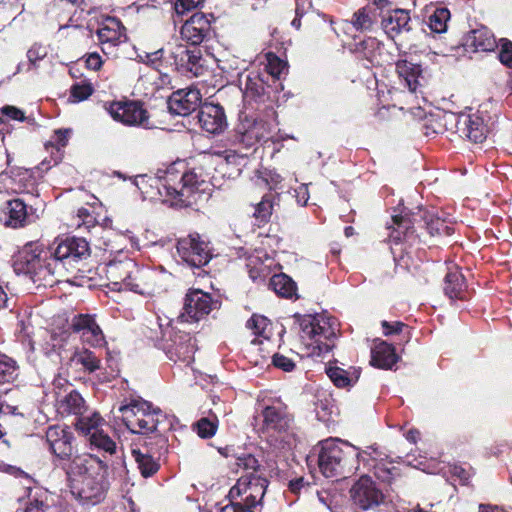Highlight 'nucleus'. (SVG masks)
<instances>
[{
    "mask_svg": "<svg viewBox=\"0 0 512 512\" xmlns=\"http://www.w3.org/2000/svg\"><path fill=\"white\" fill-rule=\"evenodd\" d=\"M178 165L182 163H173L166 170H158L156 177L150 180L164 202L187 205L197 188L198 178L194 172L180 171Z\"/></svg>",
    "mask_w": 512,
    "mask_h": 512,
    "instance_id": "20e7f679",
    "label": "nucleus"
},
{
    "mask_svg": "<svg viewBox=\"0 0 512 512\" xmlns=\"http://www.w3.org/2000/svg\"><path fill=\"white\" fill-rule=\"evenodd\" d=\"M204 0H175L174 10L178 16L186 15L203 4Z\"/></svg>",
    "mask_w": 512,
    "mask_h": 512,
    "instance_id": "13d9d810",
    "label": "nucleus"
},
{
    "mask_svg": "<svg viewBox=\"0 0 512 512\" xmlns=\"http://www.w3.org/2000/svg\"><path fill=\"white\" fill-rule=\"evenodd\" d=\"M57 410L61 415H75L78 417L87 411V406L80 393L71 390L57 401Z\"/></svg>",
    "mask_w": 512,
    "mask_h": 512,
    "instance_id": "c85d7f7f",
    "label": "nucleus"
},
{
    "mask_svg": "<svg viewBox=\"0 0 512 512\" xmlns=\"http://www.w3.org/2000/svg\"><path fill=\"white\" fill-rule=\"evenodd\" d=\"M463 46L469 52H492L498 43L494 34L487 27L481 26L466 34Z\"/></svg>",
    "mask_w": 512,
    "mask_h": 512,
    "instance_id": "412c9836",
    "label": "nucleus"
},
{
    "mask_svg": "<svg viewBox=\"0 0 512 512\" xmlns=\"http://www.w3.org/2000/svg\"><path fill=\"white\" fill-rule=\"evenodd\" d=\"M197 118L201 128L210 134H220L227 127L224 109L218 104H203Z\"/></svg>",
    "mask_w": 512,
    "mask_h": 512,
    "instance_id": "a211bd4d",
    "label": "nucleus"
},
{
    "mask_svg": "<svg viewBox=\"0 0 512 512\" xmlns=\"http://www.w3.org/2000/svg\"><path fill=\"white\" fill-rule=\"evenodd\" d=\"M237 465L247 471L245 476H259L258 460L251 454H245L237 458Z\"/></svg>",
    "mask_w": 512,
    "mask_h": 512,
    "instance_id": "6e6d98bb",
    "label": "nucleus"
},
{
    "mask_svg": "<svg viewBox=\"0 0 512 512\" xmlns=\"http://www.w3.org/2000/svg\"><path fill=\"white\" fill-rule=\"evenodd\" d=\"M133 455L142 476L147 478L158 471L159 465L152 456L136 450H133Z\"/></svg>",
    "mask_w": 512,
    "mask_h": 512,
    "instance_id": "a18cd8bd",
    "label": "nucleus"
},
{
    "mask_svg": "<svg viewBox=\"0 0 512 512\" xmlns=\"http://www.w3.org/2000/svg\"><path fill=\"white\" fill-rule=\"evenodd\" d=\"M177 57L180 58L182 65L185 66V69L188 72L192 73L193 76L198 77L203 74L204 67L200 63L201 55L197 49H182L180 53L177 55Z\"/></svg>",
    "mask_w": 512,
    "mask_h": 512,
    "instance_id": "4c0bfd02",
    "label": "nucleus"
},
{
    "mask_svg": "<svg viewBox=\"0 0 512 512\" xmlns=\"http://www.w3.org/2000/svg\"><path fill=\"white\" fill-rule=\"evenodd\" d=\"M266 58V74L265 77L269 79L272 77L273 81L276 82L283 71L286 69V63L282 61L277 55L269 52L265 55Z\"/></svg>",
    "mask_w": 512,
    "mask_h": 512,
    "instance_id": "49530a36",
    "label": "nucleus"
},
{
    "mask_svg": "<svg viewBox=\"0 0 512 512\" xmlns=\"http://www.w3.org/2000/svg\"><path fill=\"white\" fill-rule=\"evenodd\" d=\"M177 252L184 263L194 268L206 265L211 259L208 244L200 240L199 235H189L180 239Z\"/></svg>",
    "mask_w": 512,
    "mask_h": 512,
    "instance_id": "9b49d317",
    "label": "nucleus"
},
{
    "mask_svg": "<svg viewBox=\"0 0 512 512\" xmlns=\"http://www.w3.org/2000/svg\"><path fill=\"white\" fill-rule=\"evenodd\" d=\"M138 57L142 62L158 67L159 62L163 57V49L161 48L153 52H144V54H139Z\"/></svg>",
    "mask_w": 512,
    "mask_h": 512,
    "instance_id": "0e129e2a",
    "label": "nucleus"
},
{
    "mask_svg": "<svg viewBox=\"0 0 512 512\" xmlns=\"http://www.w3.org/2000/svg\"><path fill=\"white\" fill-rule=\"evenodd\" d=\"M156 276L153 270L137 265V272H133L127 290L141 295H152L155 291Z\"/></svg>",
    "mask_w": 512,
    "mask_h": 512,
    "instance_id": "b1692460",
    "label": "nucleus"
},
{
    "mask_svg": "<svg viewBox=\"0 0 512 512\" xmlns=\"http://www.w3.org/2000/svg\"><path fill=\"white\" fill-rule=\"evenodd\" d=\"M71 493L84 503L97 504L104 499L109 483L108 464L105 460L83 453L74 456L63 467Z\"/></svg>",
    "mask_w": 512,
    "mask_h": 512,
    "instance_id": "f03ea898",
    "label": "nucleus"
},
{
    "mask_svg": "<svg viewBox=\"0 0 512 512\" xmlns=\"http://www.w3.org/2000/svg\"><path fill=\"white\" fill-rule=\"evenodd\" d=\"M158 326L161 336H152L157 346L163 349L169 359L173 361L191 362L196 349L190 334L176 333L173 335V328L169 324L165 328H163L162 324H158Z\"/></svg>",
    "mask_w": 512,
    "mask_h": 512,
    "instance_id": "6e6552de",
    "label": "nucleus"
},
{
    "mask_svg": "<svg viewBox=\"0 0 512 512\" xmlns=\"http://www.w3.org/2000/svg\"><path fill=\"white\" fill-rule=\"evenodd\" d=\"M17 331L19 333V336L22 337L23 341H25V340L28 341V346H29V351L27 354L28 361L30 363H32L36 368H40L41 363L38 361L37 357L35 356V344L31 339L32 325L28 318L26 320L25 319L19 320Z\"/></svg>",
    "mask_w": 512,
    "mask_h": 512,
    "instance_id": "a19ab883",
    "label": "nucleus"
},
{
    "mask_svg": "<svg viewBox=\"0 0 512 512\" xmlns=\"http://www.w3.org/2000/svg\"><path fill=\"white\" fill-rule=\"evenodd\" d=\"M461 119L462 115H458L453 112H443L438 115L436 120L437 129H435V132L442 133L444 131H451L459 134Z\"/></svg>",
    "mask_w": 512,
    "mask_h": 512,
    "instance_id": "79ce46f5",
    "label": "nucleus"
},
{
    "mask_svg": "<svg viewBox=\"0 0 512 512\" xmlns=\"http://www.w3.org/2000/svg\"><path fill=\"white\" fill-rule=\"evenodd\" d=\"M351 497L354 503L363 510L378 506L383 500L382 492L368 475H363L352 486Z\"/></svg>",
    "mask_w": 512,
    "mask_h": 512,
    "instance_id": "4468645a",
    "label": "nucleus"
},
{
    "mask_svg": "<svg viewBox=\"0 0 512 512\" xmlns=\"http://www.w3.org/2000/svg\"><path fill=\"white\" fill-rule=\"evenodd\" d=\"M124 27L115 18H107L97 30L101 49L105 54H112L113 48L126 40Z\"/></svg>",
    "mask_w": 512,
    "mask_h": 512,
    "instance_id": "6ab92c4d",
    "label": "nucleus"
},
{
    "mask_svg": "<svg viewBox=\"0 0 512 512\" xmlns=\"http://www.w3.org/2000/svg\"><path fill=\"white\" fill-rule=\"evenodd\" d=\"M72 360L80 364L84 370L89 373H94L101 368L100 358L93 351L88 349H76Z\"/></svg>",
    "mask_w": 512,
    "mask_h": 512,
    "instance_id": "58836bf2",
    "label": "nucleus"
},
{
    "mask_svg": "<svg viewBox=\"0 0 512 512\" xmlns=\"http://www.w3.org/2000/svg\"><path fill=\"white\" fill-rule=\"evenodd\" d=\"M73 434L68 427L54 425L46 431V442L50 451L59 459L65 460L72 457Z\"/></svg>",
    "mask_w": 512,
    "mask_h": 512,
    "instance_id": "f3484780",
    "label": "nucleus"
},
{
    "mask_svg": "<svg viewBox=\"0 0 512 512\" xmlns=\"http://www.w3.org/2000/svg\"><path fill=\"white\" fill-rule=\"evenodd\" d=\"M272 362L275 367L285 372H291L295 368V362L282 354H274Z\"/></svg>",
    "mask_w": 512,
    "mask_h": 512,
    "instance_id": "e2e57ef3",
    "label": "nucleus"
},
{
    "mask_svg": "<svg viewBox=\"0 0 512 512\" xmlns=\"http://www.w3.org/2000/svg\"><path fill=\"white\" fill-rule=\"evenodd\" d=\"M109 113L116 121L128 126H148V113L137 102L113 103Z\"/></svg>",
    "mask_w": 512,
    "mask_h": 512,
    "instance_id": "2eb2a0df",
    "label": "nucleus"
},
{
    "mask_svg": "<svg viewBox=\"0 0 512 512\" xmlns=\"http://www.w3.org/2000/svg\"><path fill=\"white\" fill-rule=\"evenodd\" d=\"M373 24V19L366 8L360 9L354 14L353 25L356 29L366 30Z\"/></svg>",
    "mask_w": 512,
    "mask_h": 512,
    "instance_id": "bf43d9fd",
    "label": "nucleus"
},
{
    "mask_svg": "<svg viewBox=\"0 0 512 512\" xmlns=\"http://www.w3.org/2000/svg\"><path fill=\"white\" fill-rule=\"evenodd\" d=\"M1 113L9 120H16L23 122L26 118L24 112L15 106H4L1 108Z\"/></svg>",
    "mask_w": 512,
    "mask_h": 512,
    "instance_id": "69168bd1",
    "label": "nucleus"
},
{
    "mask_svg": "<svg viewBox=\"0 0 512 512\" xmlns=\"http://www.w3.org/2000/svg\"><path fill=\"white\" fill-rule=\"evenodd\" d=\"M427 229L431 235L434 234H446L450 235L452 233V228L446 225V223L440 218L431 219L430 222L427 223Z\"/></svg>",
    "mask_w": 512,
    "mask_h": 512,
    "instance_id": "680f3d73",
    "label": "nucleus"
},
{
    "mask_svg": "<svg viewBox=\"0 0 512 512\" xmlns=\"http://www.w3.org/2000/svg\"><path fill=\"white\" fill-rule=\"evenodd\" d=\"M315 411L320 420L328 421L336 413L337 408L330 395L319 397L315 404Z\"/></svg>",
    "mask_w": 512,
    "mask_h": 512,
    "instance_id": "8fccbe9b",
    "label": "nucleus"
},
{
    "mask_svg": "<svg viewBox=\"0 0 512 512\" xmlns=\"http://www.w3.org/2000/svg\"><path fill=\"white\" fill-rule=\"evenodd\" d=\"M210 30L209 21L202 14H194L181 28V36L192 45L200 44Z\"/></svg>",
    "mask_w": 512,
    "mask_h": 512,
    "instance_id": "5701e85b",
    "label": "nucleus"
},
{
    "mask_svg": "<svg viewBox=\"0 0 512 512\" xmlns=\"http://www.w3.org/2000/svg\"><path fill=\"white\" fill-rule=\"evenodd\" d=\"M103 423L104 420L99 413L93 412L88 415L83 413L77 417L75 427L81 434L89 438L94 432H99L102 429Z\"/></svg>",
    "mask_w": 512,
    "mask_h": 512,
    "instance_id": "f704fd0d",
    "label": "nucleus"
},
{
    "mask_svg": "<svg viewBox=\"0 0 512 512\" xmlns=\"http://www.w3.org/2000/svg\"><path fill=\"white\" fill-rule=\"evenodd\" d=\"M88 442L92 449L103 451L109 455L116 453V442L103 429L99 432H94V434L88 438Z\"/></svg>",
    "mask_w": 512,
    "mask_h": 512,
    "instance_id": "ea45409f",
    "label": "nucleus"
},
{
    "mask_svg": "<svg viewBox=\"0 0 512 512\" xmlns=\"http://www.w3.org/2000/svg\"><path fill=\"white\" fill-rule=\"evenodd\" d=\"M460 125V137H465L474 143H481L486 139L487 129L480 117L462 114Z\"/></svg>",
    "mask_w": 512,
    "mask_h": 512,
    "instance_id": "393cba45",
    "label": "nucleus"
},
{
    "mask_svg": "<svg viewBox=\"0 0 512 512\" xmlns=\"http://www.w3.org/2000/svg\"><path fill=\"white\" fill-rule=\"evenodd\" d=\"M27 62H21L17 65V73L30 72L39 68V63L48 55V48L41 44H34L27 51Z\"/></svg>",
    "mask_w": 512,
    "mask_h": 512,
    "instance_id": "72a5a7b5",
    "label": "nucleus"
},
{
    "mask_svg": "<svg viewBox=\"0 0 512 512\" xmlns=\"http://www.w3.org/2000/svg\"><path fill=\"white\" fill-rule=\"evenodd\" d=\"M19 375V367L14 359L0 354V384L12 383Z\"/></svg>",
    "mask_w": 512,
    "mask_h": 512,
    "instance_id": "37998d69",
    "label": "nucleus"
},
{
    "mask_svg": "<svg viewBox=\"0 0 512 512\" xmlns=\"http://www.w3.org/2000/svg\"><path fill=\"white\" fill-rule=\"evenodd\" d=\"M50 254L52 261H56L64 270L61 275H56L60 282L75 270V263L90 255V247L84 238L67 237L55 241Z\"/></svg>",
    "mask_w": 512,
    "mask_h": 512,
    "instance_id": "0eeeda50",
    "label": "nucleus"
},
{
    "mask_svg": "<svg viewBox=\"0 0 512 512\" xmlns=\"http://www.w3.org/2000/svg\"><path fill=\"white\" fill-rule=\"evenodd\" d=\"M70 93L74 102H80L86 100L93 93V87L91 83L82 81L72 85Z\"/></svg>",
    "mask_w": 512,
    "mask_h": 512,
    "instance_id": "5fc2aeb1",
    "label": "nucleus"
},
{
    "mask_svg": "<svg viewBox=\"0 0 512 512\" xmlns=\"http://www.w3.org/2000/svg\"><path fill=\"white\" fill-rule=\"evenodd\" d=\"M464 287V277L457 267L446 274L444 280V292L449 298H461V293L463 292Z\"/></svg>",
    "mask_w": 512,
    "mask_h": 512,
    "instance_id": "e433bc0d",
    "label": "nucleus"
},
{
    "mask_svg": "<svg viewBox=\"0 0 512 512\" xmlns=\"http://www.w3.org/2000/svg\"><path fill=\"white\" fill-rule=\"evenodd\" d=\"M326 373L331 381L339 388H346L351 386L358 379V375L355 373L351 375L348 371L336 366L328 367L326 369Z\"/></svg>",
    "mask_w": 512,
    "mask_h": 512,
    "instance_id": "c03bdc74",
    "label": "nucleus"
},
{
    "mask_svg": "<svg viewBox=\"0 0 512 512\" xmlns=\"http://www.w3.org/2000/svg\"><path fill=\"white\" fill-rule=\"evenodd\" d=\"M265 75L259 73L248 74L244 83V98L252 100H263L269 94L270 85Z\"/></svg>",
    "mask_w": 512,
    "mask_h": 512,
    "instance_id": "bb28decb",
    "label": "nucleus"
},
{
    "mask_svg": "<svg viewBox=\"0 0 512 512\" xmlns=\"http://www.w3.org/2000/svg\"><path fill=\"white\" fill-rule=\"evenodd\" d=\"M217 307L218 301H214L210 294L198 289L190 290L186 294L183 312L179 318L183 322H197Z\"/></svg>",
    "mask_w": 512,
    "mask_h": 512,
    "instance_id": "9d476101",
    "label": "nucleus"
},
{
    "mask_svg": "<svg viewBox=\"0 0 512 512\" xmlns=\"http://www.w3.org/2000/svg\"><path fill=\"white\" fill-rule=\"evenodd\" d=\"M231 503L225 505L220 509V512H254L253 510L247 509L240 503H235L234 500L230 499Z\"/></svg>",
    "mask_w": 512,
    "mask_h": 512,
    "instance_id": "774afa93",
    "label": "nucleus"
},
{
    "mask_svg": "<svg viewBox=\"0 0 512 512\" xmlns=\"http://www.w3.org/2000/svg\"><path fill=\"white\" fill-rule=\"evenodd\" d=\"M70 329L79 335L83 343L92 347H101L106 343L103 331L92 315H75L71 320Z\"/></svg>",
    "mask_w": 512,
    "mask_h": 512,
    "instance_id": "ddd939ff",
    "label": "nucleus"
},
{
    "mask_svg": "<svg viewBox=\"0 0 512 512\" xmlns=\"http://www.w3.org/2000/svg\"><path fill=\"white\" fill-rule=\"evenodd\" d=\"M450 12L447 8H437L429 17V27L433 32L443 33L447 30Z\"/></svg>",
    "mask_w": 512,
    "mask_h": 512,
    "instance_id": "3c124183",
    "label": "nucleus"
},
{
    "mask_svg": "<svg viewBox=\"0 0 512 512\" xmlns=\"http://www.w3.org/2000/svg\"><path fill=\"white\" fill-rule=\"evenodd\" d=\"M31 215L27 205L21 199H13L6 203L2 212L1 221L6 227L21 228L30 222Z\"/></svg>",
    "mask_w": 512,
    "mask_h": 512,
    "instance_id": "4be33fe9",
    "label": "nucleus"
},
{
    "mask_svg": "<svg viewBox=\"0 0 512 512\" xmlns=\"http://www.w3.org/2000/svg\"><path fill=\"white\" fill-rule=\"evenodd\" d=\"M309 486L307 482H305L303 477H299L293 480H290L288 483V490L294 495H298L302 489H305Z\"/></svg>",
    "mask_w": 512,
    "mask_h": 512,
    "instance_id": "338daca9",
    "label": "nucleus"
},
{
    "mask_svg": "<svg viewBox=\"0 0 512 512\" xmlns=\"http://www.w3.org/2000/svg\"><path fill=\"white\" fill-rule=\"evenodd\" d=\"M300 338L308 355L322 356L332 350L339 331L335 318L325 315H305L300 320Z\"/></svg>",
    "mask_w": 512,
    "mask_h": 512,
    "instance_id": "39448f33",
    "label": "nucleus"
},
{
    "mask_svg": "<svg viewBox=\"0 0 512 512\" xmlns=\"http://www.w3.org/2000/svg\"><path fill=\"white\" fill-rule=\"evenodd\" d=\"M42 245L35 241L25 244L14 260V270L18 274H25L38 286H53L58 282L56 275L64 271L51 255L42 256Z\"/></svg>",
    "mask_w": 512,
    "mask_h": 512,
    "instance_id": "7ed1b4c3",
    "label": "nucleus"
},
{
    "mask_svg": "<svg viewBox=\"0 0 512 512\" xmlns=\"http://www.w3.org/2000/svg\"><path fill=\"white\" fill-rule=\"evenodd\" d=\"M201 100L202 96L197 88L180 89L169 97L168 108L175 115L187 116L201 107Z\"/></svg>",
    "mask_w": 512,
    "mask_h": 512,
    "instance_id": "dca6fc26",
    "label": "nucleus"
},
{
    "mask_svg": "<svg viewBox=\"0 0 512 512\" xmlns=\"http://www.w3.org/2000/svg\"><path fill=\"white\" fill-rule=\"evenodd\" d=\"M498 58L504 66L512 68V41L507 38L500 39Z\"/></svg>",
    "mask_w": 512,
    "mask_h": 512,
    "instance_id": "4d7b16f0",
    "label": "nucleus"
},
{
    "mask_svg": "<svg viewBox=\"0 0 512 512\" xmlns=\"http://www.w3.org/2000/svg\"><path fill=\"white\" fill-rule=\"evenodd\" d=\"M410 16L406 10L396 9L382 19V27L385 33L394 38L404 31L410 30Z\"/></svg>",
    "mask_w": 512,
    "mask_h": 512,
    "instance_id": "a878e982",
    "label": "nucleus"
},
{
    "mask_svg": "<svg viewBox=\"0 0 512 512\" xmlns=\"http://www.w3.org/2000/svg\"><path fill=\"white\" fill-rule=\"evenodd\" d=\"M273 210V203L271 195H265L261 202H259L253 213L254 217L260 222L265 223L269 220Z\"/></svg>",
    "mask_w": 512,
    "mask_h": 512,
    "instance_id": "603ef678",
    "label": "nucleus"
},
{
    "mask_svg": "<svg viewBox=\"0 0 512 512\" xmlns=\"http://www.w3.org/2000/svg\"><path fill=\"white\" fill-rule=\"evenodd\" d=\"M267 486L268 480L265 477L241 476L237 483L230 489L228 497L232 500H236L244 494L245 507L252 510V508L261 504Z\"/></svg>",
    "mask_w": 512,
    "mask_h": 512,
    "instance_id": "1a4fd4ad",
    "label": "nucleus"
},
{
    "mask_svg": "<svg viewBox=\"0 0 512 512\" xmlns=\"http://www.w3.org/2000/svg\"><path fill=\"white\" fill-rule=\"evenodd\" d=\"M218 427V420L216 417L214 419L210 418H201L196 424L195 429L197 431V434L201 438H211L215 435L216 430Z\"/></svg>",
    "mask_w": 512,
    "mask_h": 512,
    "instance_id": "864d4df0",
    "label": "nucleus"
},
{
    "mask_svg": "<svg viewBox=\"0 0 512 512\" xmlns=\"http://www.w3.org/2000/svg\"><path fill=\"white\" fill-rule=\"evenodd\" d=\"M320 472L327 478L347 477L359 469L362 462L382 482L392 483L399 475L398 469L386 462L388 455L378 447L370 446L359 451L354 445L329 438L313 449Z\"/></svg>",
    "mask_w": 512,
    "mask_h": 512,
    "instance_id": "f257e3e1",
    "label": "nucleus"
},
{
    "mask_svg": "<svg viewBox=\"0 0 512 512\" xmlns=\"http://www.w3.org/2000/svg\"><path fill=\"white\" fill-rule=\"evenodd\" d=\"M49 505L38 498L29 499L25 505L16 512H47Z\"/></svg>",
    "mask_w": 512,
    "mask_h": 512,
    "instance_id": "052dcab7",
    "label": "nucleus"
},
{
    "mask_svg": "<svg viewBox=\"0 0 512 512\" xmlns=\"http://www.w3.org/2000/svg\"><path fill=\"white\" fill-rule=\"evenodd\" d=\"M151 409L152 404L148 401L135 399L126 405L120 406L119 411L122 413L123 421L128 428L129 421H132L131 416H134V419H142L147 416Z\"/></svg>",
    "mask_w": 512,
    "mask_h": 512,
    "instance_id": "473e14b6",
    "label": "nucleus"
},
{
    "mask_svg": "<svg viewBox=\"0 0 512 512\" xmlns=\"http://www.w3.org/2000/svg\"><path fill=\"white\" fill-rule=\"evenodd\" d=\"M269 124L263 120L245 117L235 128V141L246 148H251L261 140L269 139Z\"/></svg>",
    "mask_w": 512,
    "mask_h": 512,
    "instance_id": "f8f14e48",
    "label": "nucleus"
},
{
    "mask_svg": "<svg viewBox=\"0 0 512 512\" xmlns=\"http://www.w3.org/2000/svg\"><path fill=\"white\" fill-rule=\"evenodd\" d=\"M392 223V225L388 226V229H393L391 237L396 241H400L413 226L411 219L402 215H393Z\"/></svg>",
    "mask_w": 512,
    "mask_h": 512,
    "instance_id": "de8ad7c7",
    "label": "nucleus"
},
{
    "mask_svg": "<svg viewBox=\"0 0 512 512\" xmlns=\"http://www.w3.org/2000/svg\"><path fill=\"white\" fill-rule=\"evenodd\" d=\"M247 327L253 331L256 336L251 343L262 344L263 340H269L272 336V324L268 318L262 315H253L247 321Z\"/></svg>",
    "mask_w": 512,
    "mask_h": 512,
    "instance_id": "7c9ffc66",
    "label": "nucleus"
},
{
    "mask_svg": "<svg viewBox=\"0 0 512 512\" xmlns=\"http://www.w3.org/2000/svg\"><path fill=\"white\" fill-rule=\"evenodd\" d=\"M160 417H164L162 411L159 408L152 407L147 416L142 419H134V416H131L132 421H129L128 429L136 434L154 432L157 430L158 424L160 423Z\"/></svg>",
    "mask_w": 512,
    "mask_h": 512,
    "instance_id": "c756f323",
    "label": "nucleus"
},
{
    "mask_svg": "<svg viewBox=\"0 0 512 512\" xmlns=\"http://www.w3.org/2000/svg\"><path fill=\"white\" fill-rule=\"evenodd\" d=\"M133 272H137V263L132 259L110 262L107 265V278L117 290H127Z\"/></svg>",
    "mask_w": 512,
    "mask_h": 512,
    "instance_id": "aec40b11",
    "label": "nucleus"
},
{
    "mask_svg": "<svg viewBox=\"0 0 512 512\" xmlns=\"http://www.w3.org/2000/svg\"><path fill=\"white\" fill-rule=\"evenodd\" d=\"M371 354V364L381 369H391L398 360L394 347L384 341L375 344Z\"/></svg>",
    "mask_w": 512,
    "mask_h": 512,
    "instance_id": "cd10ccee",
    "label": "nucleus"
},
{
    "mask_svg": "<svg viewBox=\"0 0 512 512\" xmlns=\"http://www.w3.org/2000/svg\"><path fill=\"white\" fill-rule=\"evenodd\" d=\"M43 343L41 344V353L52 362L56 363L60 359L59 346L55 343L56 336L48 331L43 332Z\"/></svg>",
    "mask_w": 512,
    "mask_h": 512,
    "instance_id": "09e8293b",
    "label": "nucleus"
},
{
    "mask_svg": "<svg viewBox=\"0 0 512 512\" xmlns=\"http://www.w3.org/2000/svg\"><path fill=\"white\" fill-rule=\"evenodd\" d=\"M269 286L279 296L292 298L296 295V283L286 274H276L270 279Z\"/></svg>",
    "mask_w": 512,
    "mask_h": 512,
    "instance_id": "c9c22d12",
    "label": "nucleus"
},
{
    "mask_svg": "<svg viewBox=\"0 0 512 512\" xmlns=\"http://www.w3.org/2000/svg\"><path fill=\"white\" fill-rule=\"evenodd\" d=\"M263 430L269 442L278 449H292L298 442L293 417L281 402L267 405L262 411Z\"/></svg>",
    "mask_w": 512,
    "mask_h": 512,
    "instance_id": "423d86ee",
    "label": "nucleus"
},
{
    "mask_svg": "<svg viewBox=\"0 0 512 512\" xmlns=\"http://www.w3.org/2000/svg\"><path fill=\"white\" fill-rule=\"evenodd\" d=\"M396 71L399 77L403 80L404 85L411 92H415L419 84L418 78L421 73L420 66L406 60L398 61L396 64Z\"/></svg>",
    "mask_w": 512,
    "mask_h": 512,
    "instance_id": "2f4dec72",
    "label": "nucleus"
}]
</instances>
